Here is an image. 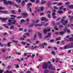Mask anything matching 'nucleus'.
Wrapping results in <instances>:
<instances>
[{"mask_svg": "<svg viewBox=\"0 0 73 73\" xmlns=\"http://www.w3.org/2000/svg\"><path fill=\"white\" fill-rule=\"evenodd\" d=\"M4 9V8L1 7H0V10H1L2 9Z\"/></svg>", "mask_w": 73, "mask_h": 73, "instance_id": "603ef678", "label": "nucleus"}, {"mask_svg": "<svg viewBox=\"0 0 73 73\" xmlns=\"http://www.w3.org/2000/svg\"><path fill=\"white\" fill-rule=\"evenodd\" d=\"M69 48H70L69 44L65 46L64 48V49H69Z\"/></svg>", "mask_w": 73, "mask_h": 73, "instance_id": "6e6552de", "label": "nucleus"}, {"mask_svg": "<svg viewBox=\"0 0 73 73\" xmlns=\"http://www.w3.org/2000/svg\"><path fill=\"white\" fill-rule=\"evenodd\" d=\"M69 9H73V5H71L68 6Z\"/></svg>", "mask_w": 73, "mask_h": 73, "instance_id": "a211bd4d", "label": "nucleus"}, {"mask_svg": "<svg viewBox=\"0 0 73 73\" xmlns=\"http://www.w3.org/2000/svg\"><path fill=\"white\" fill-rule=\"evenodd\" d=\"M29 27H33V24H31V25H29Z\"/></svg>", "mask_w": 73, "mask_h": 73, "instance_id": "4c0bfd02", "label": "nucleus"}, {"mask_svg": "<svg viewBox=\"0 0 73 73\" xmlns=\"http://www.w3.org/2000/svg\"><path fill=\"white\" fill-rule=\"evenodd\" d=\"M41 4H44L45 3V1H43V0H41Z\"/></svg>", "mask_w": 73, "mask_h": 73, "instance_id": "f704fd0d", "label": "nucleus"}, {"mask_svg": "<svg viewBox=\"0 0 73 73\" xmlns=\"http://www.w3.org/2000/svg\"><path fill=\"white\" fill-rule=\"evenodd\" d=\"M12 12L13 13V14H15V11L14 10H12Z\"/></svg>", "mask_w": 73, "mask_h": 73, "instance_id": "bf43d9fd", "label": "nucleus"}, {"mask_svg": "<svg viewBox=\"0 0 73 73\" xmlns=\"http://www.w3.org/2000/svg\"><path fill=\"white\" fill-rule=\"evenodd\" d=\"M13 42H15V43H18V41H17V40L14 41Z\"/></svg>", "mask_w": 73, "mask_h": 73, "instance_id": "4d7b16f0", "label": "nucleus"}, {"mask_svg": "<svg viewBox=\"0 0 73 73\" xmlns=\"http://www.w3.org/2000/svg\"><path fill=\"white\" fill-rule=\"evenodd\" d=\"M40 59H38V61H42V57H41V56H39Z\"/></svg>", "mask_w": 73, "mask_h": 73, "instance_id": "bb28decb", "label": "nucleus"}, {"mask_svg": "<svg viewBox=\"0 0 73 73\" xmlns=\"http://www.w3.org/2000/svg\"><path fill=\"white\" fill-rule=\"evenodd\" d=\"M50 28H47L46 29H44L43 33L44 34H46L47 33V32H50Z\"/></svg>", "mask_w": 73, "mask_h": 73, "instance_id": "20e7f679", "label": "nucleus"}, {"mask_svg": "<svg viewBox=\"0 0 73 73\" xmlns=\"http://www.w3.org/2000/svg\"><path fill=\"white\" fill-rule=\"evenodd\" d=\"M50 13H51V12L50 11H48L47 12V15H48L47 17L49 19H50V17H51V16L50 15Z\"/></svg>", "mask_w": 73, "mask_h": 73, "instance_id": "1a4fd4ad", "label": "nucleus"}, {"mask_svg": "<svg viewBox=\"0 0 73 73\" xmlns=\"http://www.w3.org/2000/svg\"><path fill=\"white\" fill-rule=\"evenodd\" d=\"M59 10H64V11H66V9H64V7L62 6L59 8Z\"/></svg>", "mask_w": 73, "mask_h": 73, "instance_id": "f8f14e48", "label": "nucleus"}, {"mask_svg": "<svg viewBox=\"0 0 73 73\" xmlns=\"http://www.w3.org/2000/svg\"><path fill=\"white\" fill-rule=\"evenodd\" d=\"M23 29L21 28H19V31H23Z\"/></svg>", "mask_w": 73, "mask_h": 73, "instance_id": "864d4df0", "label": "nucleus"}, {"mask_svg": "<svg viewBox=\"0 0 73 73\" xmlns=\"http://www.w3.org/2000/svg\"><path fill=\"white\" fill-rule=\"evenodd\" d=\"M69 17L70 19H73V16H69Z\"/></svg>", "mask_w": 73, "mask_h": 73, "instance_id": "e433bc0d", "label": "nucleus"}, {"mask_svg": "<svg viewBox=\"0 0 73 73\" xmlns=\"http://www.w3.org/2000/svg\"><path fill=\"white\" fill-rule=\"evenodd\" d=\"M12 68V66H9L8 67H7V69H9V68Z\"/></svg>", "mask_w": 73, "mask_h": 73, "instance_id": "ea45409f", "label": "nucleus"}, {"mask_svg": "<svg viewBox=\"0 0 73 73\" xmlns=\"http://www.w3.org/2000/svg\"><path fill=\"white\" fill-rule=\"evenodd\" d=\"M16 54H17V55H20V54H21V53L19 52H17L16 53Z\"/></svg>", "mask_w": 73, "mask_h": 73, "instance_id": "a18cd8bd", "label": "nucleus"}, {"mask_svg": "<svg viewBox=\"0 0 73 73\" xmlns=\"http://www.w3.org/2000/svg\"><path fill=\"white\" fill-rule=\"evenodd\" d=\"M25 35H26L27 36L29 35V33H25Z\"/></svg>", "mask_w": 73, "mask_h": 73, "instance_id": "2f4dec72", "label": "nucleus"}, {"mask_svg": "<svg viewBox=\"0 0 73 73\" xmlns=\"http://www.w3.org/2000/svg\"><path fill=\"white\" fill-rule=\"evenodd\" d=\"M16 68H19V66L18 64H17L16 66Z\"/></svg>", "mask_w": 73, "mask_h": 73, "instance_id": "6e6d98bb", "label": "nucleus"}, {"mask_svg": "<svg viewBox=\"0 0 73 73\" xmlns=\"http://www.w3.org/2000/svg\"><path fill=\"white\" fill-rule=\"evenodd\" d=\"M41 24H35V27H37L38 26L39 27H41V26H42V25H44V24H45V23L43 22H41Z\"/></svg>", "mask_w": 73, "mask_h": 73, "instance_id": "423d86ee", "label": "nucleus"}, {"mask_svg": "<svg viewBox=\"0 0 73 73\" xmlns=\"http://www.w3.org/2000/svg\"><path fill=\"white\" fill-rule=\"evenodd\" d=\"M51 53L52 54H53V55H54L55 54V52H54V51H52L51 52Z\"/></svg>", "mask_w": 73, "mask_h": 73, "instance_id": "72a5a7b5", "label": "nucleus"}, {"mask_svg": "<svg viewBox=\"0 0 73 73\" xmlns=\"http://www.w3.org/2000/svg\"><path fill=\"white\" fill-rule=\"evenodd\" d=\"M59 27L60 28H63V27H63V26H62V25H60L59 26Z\"/></svg>", "mask_w": 73, "mask_h": 73, "instance_id": "e2e57ef3", "label": "nucleus"}, {"mask_svg": "<svg viewBox=\"0 0 73 73\" xmlns=\"http://www.w3.org/2000/svg\"><path fill=\"white\" fill-rule=\"evenodd\" d=\"M31 5V3H29L27 4V6H28L29 5Z\"/></svg>", "mask_w": 73, "mask_h": 73, "instance_id": "69168bd1", "label": "nucleus"}, {"mask_svg": "<svg viewBox=\"0 0 73 73\" xmlns=\"http://www.w3.org/2000/svg\"><path fill=\"white\" fill-rule=\"evenodd\" d=\"M32 30H28V32H32Z\"/></svg>", "mask_w": 73, "mask_h": 73, "instance_id": "774afa93", "label": "nucleus"}, {"mask_svg": "<svg viewBox=\"0 0 73 73\" xmlns=\"http://www.w3.org/2000/svg\"><path fill=\"white\" fill-rule=\"evenodd\" d=\"M3 26L5 27L6 28L8 29L9 28V27L7 26V24H4L3 25Z\"/></svg>", "mask_w": 73, "mask_h": 73, "instance_id": "b1692460", "label": "nucleus"}, {"mask_svg": "<svg viewBox=\"0 0 73 73\" xmlns=\"http://www.w3.org/2000/svg\"><path fill=\"white\" fill-rule=\"evenodd\" d=\"M70 48H73V43H71L69 44Z\"/></svg>", "mask_w": 73, "mask_h": 73, "instance_id": "412c9836", "label": "nucleus"}, {"mask_svg": "<svg viewBox=\"0 0 73 73\" xmlns=\"http://www.w3.org/2000/svg\"><path fill=\"white\" fill-rule=\"evenodd\" d=\"M38 36H39V38H41V34L39 33H38Z\"/></svg>", "mask_w": 73, "mask_h": 73, "instance_id": "cd10ccee", "label": "nucleus"}, {"mask_svg": "<svg viewBox=\"0 0 73 73\" xmlns=\"http://www.w3.org/2000/svg\"><path fill=\"white\" fill-rule=\"evenodd\" d=\"M21 5L22 6V7H24V5H25V2L24 1H23L21 3Z\"/></svg>", "mask_w": 73, "mask_h": 73, "instance_id": "6ab92c4d", "label": "nucleus"}, {"mask_svg": "<svg viewBox=\"0 0 73 73\" xmlns=\"http://www.w3.org/2000/svg\"><path fill=\"white\" fill-rule=\"evenodd\" d=\"M48 36H47L45 37H46V38H49L50 36H51V33H48Z\"/></svg>", "mask_w": 73, "mask_h": 73, "instance_id": "dca6fc26", "label": "nucleus"}, {"mask_svg": "<svg viewBox=\"0 0 73 73\" xmlns=\"http://www.w3.org/2000/svg\"><path fill=\"white\" fill-rule=\"evenodd\" d=\"M12 44V42H9L8 43L7 45L8 46H9V47L11 46V44Z\"/></svg>", "mask_w": 73, "mask_h": 73, "instance_id": "7c9ffc66", "label": "nucleus"}, {"mask_svg": "<svg viewBox=\"0 0 73 73\" xmlns=\"http://www.w3.org/2000/svg\"><path fill=\"white\" fill-rule=\"evenodd\" d=\"M37 8H38V7H37L35 8V9H36L38 11H40V10L41 11H44L43 7H41L40 8V10L39 9H37Z\"/></svg>", "mask_w": 73, "mask_h": 73, "instance_id": "9d476101", "label": "nucleus"}, {"mask_svg": "<svg viewBox=\"0 0 73 73\" xmlns=\"http://www.w3.org/2000/svg\"><path fill=\"white\" fill-rule=\"evenodd\" d=\"M60 39H61V38L60 37H59L58 38H56L55 41H57L58 40H60Z\"/></svg>", "mask_w": 73, "mask_h": 73, "instance_id": "c756f323", "label": "nucleus"}, {"mask_svg": "<svg viewBox=\"0 0 73 73\" xmlns=\"http://www.w3.org/2000/svg\"><path fill=\"white\" fill-rule=\"evenodd\" d=\"M54 40L53 39L52 40H50V42H54Z\"/></svg>", "mask_w": 73, "mask_h": 73, "instance_id": "13d9d810", "label": "nucleus"}, {"mask_svg": "<svg viewBox=\"0 0 73 73\" xmlns=\"http://www.w3.org/2000/svg\"><path fill=\"white\" fill-rule=\"evenodd\" d=\"M8 19L7 18H0V20H1L2 21H5V20H7Z\"/></svg>", "mask_w": 73, "mask_h": 73, "instance_id": "4468645a", "label": "nucleus"}, {"mask_svg": "<svg viewBox=\"0 0 73 73\" xmlns=\"http://www.w3.org/2000/svg\"><path fill=\"white\" fill-rule=\"evenodd\" d=\"M3 2V3L5 5H7V4H9L10 5L12 4V2L11 1H7V0H1Z\"/></svg>", "mask_w": 73, "mask_h": 73, "instance_id": "7ed1b4c3", "label": "nucleus"}, {"mask_svg": "<svg viewBox=\"0 0 73 73\" xmlns=\"http://www.w3.org/2000/svg\"><path fill=\"white\" fill-rule=\"evenodd\" d=\"M4 72V70H0V73H2Z\"/></svg>", "mask_w": 73, "mask_h": 73, "instance_id": "79ce46f5", "label": "nucleus"}, {"mask_svg": "<svg viewBox=\"0 0 73 73\" xmlns=\"http://www.w3.org/2000/svg\"><path fill=\"white\" fill-rule=\"evenodd\" d=\"M17 2H18L19 3H20L21 2V0H15Z\"/></svg>", "mask_w": 73, "mask_h": 73, "instance_id": "c9c22d12", "label": "nucleus"}, {"mask_svg": "<svg viewBox=\"0 0 73 73\" xmlns=\"http://www.w3.org/2000/svg\"><path fill=\"white\" fill-rule=\"evenodd\" d=\"M26 22H28V21H29V19H26Z\"/></svg>", "mask_w": 73, "mask_h": 73, "instance_id": "338daca9", "label": "nucleus"}, {"mask_svg": "<svg viewBox=\"0 0 73 73\" xmlns=\"http://www.w3.org/2000/svg\"><path fill=\"white\" fill-rule=\"evenodd\" d=\"M69 40H70V41H73V39L72 38H70Z\"/></svg>", "mask_w": 73, "mask_h": 73, "instance_id": "a19ab883", "label": "nucleus"}, {"mask_svg": "<svg viewBox=\"0 0 73 73\" xmlns=\"http://www.w3.org/2000/svg\"><path fill=\"white\" fill-rule=\"evenodd\" d=\"M57 4V2H55V3H53L52 4V5H54L55 4Z\"/></svg>", "mask_w": 73, "mask_h": 73, "instance_id": "09e8293b", "label": "nucleus"}, {"mask_svg": "<svg viewBox=\"0 0 73 73\" xmlns=\"http://www.w3.org/2000/svg\"><path fill=\"white\" fill-rule=\"evenodd\" d=\"M49 72V70H48L46 69L44 70V73H48Z\"/></svg>", "mask_w": 73, "mask_h": 73, "instance_id": "5701e85b", "label": "nucleus"}, {"mask_svg": "<svg viewBox=\"0 0 73 73\" xmlns=\"http://www.w3.org/2000/svg\"><path fill=\"white\" fill-rule=\"evenodd\" d=\"M0 12H2V13H5V14H7V12L5 11H0Z\"/></svg>", "mask_w": 73, "mask_h": 73, "instance_id": "aec40b11", "label": "nucleus"}, {"mask_svg": "<svg viewBox=\"0 0 73 73\" xmlns=\"http://www.w3.org/2000/svg\"><path fill=\"white\" fill-rule=\"evenodd\" d=\"M65 4L66 5H69V4H70V2H67L65 3Z\"/></svg>", "mask_w": 73, "mask_h": 73, "instance_id": "c85d7f7f", "label": "nucleus"}, {"mask_svg": "<svg viewBox=\"0 0 73 73\" xmlns=\"http://www.w3.org/2000/svg\"><path fill=\"white\" fill-rule=\"evenodd\" d=\"M8 22H9V23H11V22H12V20H11V19H9L8 20Z\"/></svg>", "mask_w": 73, "mask_h": 73, "instance_id": "8fccbe9b", "label": "nucleus"}, {"mask_svg": "<svg viewBox=\"0 0 73 73\" xmlns=\"http://www.w3.org/2000/svg\"><path fill=\"white\" fill-rule=\"evenodd\" d=\"M27 41H28V42H31V40H30V39H27V40H26Z\"/></svg>", "mask_w": 73, "mask_h": 73, "instance_id": "680f3d73", "label": "nucleus"}, {"mask_svg": "<svg viewBox=\"0 0 73 73\" xmlns=\"http://www.w3.org/2000/svg\"><path fill=\"white\" fill-rule=\"evenodd\" d=\"M47 43H46L44 42L43 44H40V46H43V45L47 46Z\"/></svg>", "mask_w": 73, "mask_h": 73, "instance_id": "2eb2a0df", "label": "nucleus"}, {"mask_svg": "<svg viewBox=\"0 0 73 73\" xmlns=\"http://www.w3.org/2000/svg\"><path fill=\"white\" fill-rule=\"evenodd\" d=\"M44 26H47V25H48V23H47L46 24L44 23Z\"/></svg>", "mask_w": 73, "mask_h": 73, "instance_id": "052dcab7", "label": "nucleus"}, {"mask_svg": "<svg viewBox=\"0 0 73 73\" xmlns=\"http://www.w3.org/2000/svg\"><path fill=\"white\" fill-rule=\"evenodd\" d=\"M51 4V3H50V1H49L48 2V3H47V5L48 7H50V6Z\"/></svg>", "mask_w": 73, "mask_h": 73, "instance_id": "4be33fe9", "label": "nucleus"}, {"mask_svg": "<svg viewBox=\"0 0 73 73\" xmlns=\"http://www.w3.org/2000/svg\"><path fill=\"white\" fill-rule=\"evenodd\" d=\"M16 21L15 20H13V22L11 23V24H13V25H15V24L16 23Z\"/></svg>", "mask_w": 73, "mask_h": 73, "instance_id": "f3484780", "label": "nucleus"}, {"mask_svg": "<svg viewBox=\"0 0 73 73\" xmlns=\"http://www.w3.org/2000/svg\"><path fill=\"white\" fill-rule=\"evenodd\" d=\"M31 58H33V57H35V55L34 54H33L31 55Z\"/></svg>", "mask_w": 73, "mask_h": 73, "instance_id": "58836bf2", "label": "nucleus"}, {"mask_svg": "<svg viewBox=\"0 0 73 73\" xmlns=\"http://www.w3.org/2000/svg\"><path fill=\"white\" fill-rule=\"evenodd\" d=\"M54 29L55 30H58V29L56 27H54Z\"/></svg>", "mask_w": 73, "mask_h": 73, "instance_id": "0e129e2a", "label": "nucleus"}, {"mask_svg": "<svg viewBox=\"0 0 73 73\" xmlns=\"http://www.w3.org/2000/svg\"><path fill=\"white\" fill-rule=\"evenodd\" d=\"M45 19H46V17H42L40 19L41 21H42L45 20Z\"/></svg>", "mask_w": 73, "mask_h": 73, "instance_id": "393cba45", "label": "nucleus"}, {"mask_svg": "<svg viewBox=\"0 0 73 73\" xmlns=\"http://www.w3.org/2000/svg\"><path fill=\"white\" fill-rule=\"evenodd\" d=\"M25 21L23 19H21V22H25Z\"/></svg>", "mask_w": 73, "mask_h": 73, "instance_id": "de8ad7c7", "label": "nucleus"}, {"mask_svg": "<svg viewBox=\"0 0 73 73\" xmlns=\"http://www.w3.org/2000/svg\"><path fill=\"white\" fill-rule=\"evenodd\" d=\"M52 15L53 19H56V16H55V15H56V13H54V12L52 13Z\"/></svg>", "mask_w": 73, "mask_h": 73, "instance_id": "ddd939ff", "label": "nucleus"}, {"mask_svg": "<svg viewBox=\"0 0 73 73\" xmlns=\"http://www.w3.org/2000/svg\"><path fill=\"white\" fill-rule=\"evenodd\" d=\"M68 21L66 20L64 21V19H61V21H60L61 23H62V24L64 25H66L67 23H68Z\"/></svg>", "mask_w": 73, "mask_h": 73, "instance_id": "39448f33", "label": "nucleus"}, {"mask_svg": "<svg viewBox=\"0 0 73 73\" xmlns=\"http://www.w3.org/2000/svg\"><path fill=\"white\" fill-rule=\"evenodd\" d=\"M48 68H49V69H50V70H55V68L52 67V65L51 64L50 65L48 66Z\"/></svg>", "mask_w": 73, "mask_h": 73, "instance_id": "0eeeda50", "label": "nucleus"}, {"mask_svg": "<svg viewBox=\"0 0 73 73\" xmlns=\"http://www.w3.org/2000/svg\"><path fill=\"white\" fill-rule=\"evenodd\" d=\"M35 48H37V46H36L32 48V49H35Z\"/></svg>", "mask_w": 73, "mask_h": 73, "instance_id": "49530a36", "label": "nucleus"}, {"mask_svg": "<svg viewBox=\"0 0 73 73\" xmlns=\"http://www.w3.org/2000/svg\"><path fill=\"white\" fill-rule=\"evenodd\" d=\"M63 53H61L60 54H58V56H61V55H62V54H63Z\"/></svg>", "mask_w": 73, "mask_h": 73, "instance_id": "5fc2aeb1", "label": "nucleus"}, {"mask_svg": "<svg viewBox=\"0 0 73 73\" xmlns=\"http://www.w3.org/2000/svg\"><path fill=\"white\" fill-rule=\"evenodd\" d=\"M62 5V3H59L57 4V5Z\"/></svg>", "mask_w": 73, "mask_h": 73, "instance_id": "c03bdc74", "label": "nucleus"}, {"mask_svg": "<svg viewBox=\"0 0 73 73\" xmlns=\"http://www.w3.org/2000/svg\"><path fill=\"white\" fill-rule=\"evenodd\" d=\"M58 13L60 14H61L62 13H63V11H62L60 10L58 11Z\"/></svg>", "mask_w": 73, "mask_h": 73, "instance_id": "a878e982", "label": "nucleus"}, {"mask_svg": "<svg viewBox=\"0 0 73 73\" xmlns=\"http://www.w3.org/2000/svg\"><path fill=\"white\" fill-rule=\"evenodd\" d=\"M67 27H66L64 30V31L63 32H61L60 33H59V34L60 35H63V34H64V33H66V31L68 32V33H70V30H69L68 29H67Z\"/></svg>", "mask_w": 73, "mask_h": 73, "instance_id": "f257e3e1", "label": "nucleus"}, {"mask_svg": "<svg viewBox=\"0 0 73 73\" xmlns=\"http://www.w3.org/2000/svg\"><path fill=\"white\" fill-rule=\"evenodd\" d=\"M22 16H24V17H26L28 16V15L27 13H22Z\"/></svg>", "mask_w": 73, "mask_h": 73, "instance_id": "9b49d317", "label": "nucleus"}, {"mask_svg": "<svg viewBox=\"0 0 73 73\" xmlns=\"http://www.w3.org/2000/svg\"><path fill=\"white\" fill-rule=\"evenodd\" d=\"M48 67V63L47 62L44 63L42 65V68L44 69H46Z\"/></svg>", "mask_w": 73, "mask_h": 73, "instance_id": "f03ea898", "label": "nucleus"}, {"mask_svg": "<svg viewBox=\"0 0 73 73\" xmlns=\"http://www.w3.org/2000/svg\"><path fill=\"white\" fill-rule=\"evenodd\" d=\"M13 28H14V26H11L10 27V29H13Z\"/></svg>", "mask_w": 73, "mask_h": 73, "instance_id": "473e14b6", "label": "nucleus"}, {"mask_svg": "<svg viewBox=\"0 0 73 73\" xmlns=\"http://www.w3.org/2000/svg\"><path fill=\"white\" fill-rule=\"evenodd\" d=\"M54 9H58V7H54Z\"/></svg>", "mask_w": 73, "mask_h": 73, "instance_id": "3c124183", "label": "nucleus"}, {"mask_svg": "<svg viewBox=\"0 0 73 73\" xmlns=\"http://www.w3.org/2000/svg\"><path fill=\"white\" fill-rule=\"evenodd\" d=\"M11 17H17L16 16H15V15H11Z\"/></svg>", "mask_w": 73, "mask_h": 73, "instance_id": "37998d69", "label": "nucleus"}]
</instances>
